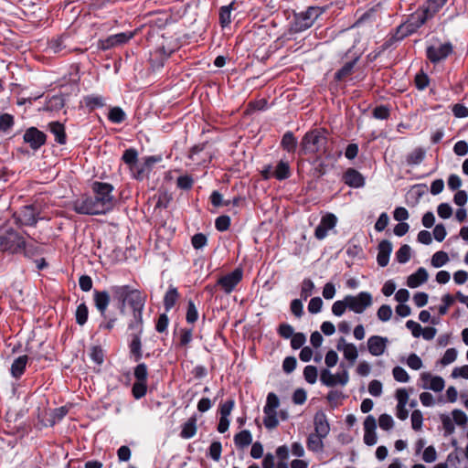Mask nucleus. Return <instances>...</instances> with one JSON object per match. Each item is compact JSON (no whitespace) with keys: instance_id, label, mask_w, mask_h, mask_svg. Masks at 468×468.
Segmentation results:
<instances>
[{"instance_id":"nucleus-1","label":"nucleus","mask_w":468,"mask_h":468,"mask_svg":"<svg viewBox=\"0 0 468 468\" xmlns=\"http://www.w3.org/2000/svg\"><path fill=\"white\" fill-rule=\"evenodd\" d=\"M92 190L94 197H84L72 203L75 212L81 215H101L113 208V186L111 184L94 182L92 184Z\"/></svg>"},{"instance_id":"nucleus-2","label":"nucleus","mask_w":468,"mask_h":468,"mask_svg":"<svg viewBox=\"0 0 468 468\" xmlns=\"http://www.w3.org/2000/svg\"><path fill=\"white\" fill-rule=\"evenodd\" d=\"M93 300L96 309L103 319L99 325V329L112 331L118 321V317L107 310L111 302L110 292L107 291H94Z\"/></svg>"},{"instance_id":"nucleus-3","label":"nucleus","mask_w":468,"mask_h":468,"mask_svg":"<svg viewBox=\"0 0 468 468\" xmlns=\"http://www.w3.org/2000/svg\"><path fill=\"white\" fill-rule=\"evenodd\" d=\"M326 144V131L324 129H314L303 135L300 143V151L303 154L325 152Z\"/></svg>"},{"instance_id":"nucleus-4","label":"nucleus","mask_w":468,"mask_h":468,"mask_svg":"<svg viewBox=\"0 0 468 468\" xmlns=\"http://www.w3.org/2000/svg\"><path fill=\"white\" fill-rule=\"evenodd\" d=\"M25 245V239L13 229L0 231V251L17 254Z\"/></svg>"},{"instance_id":"nucleus-5","label":"nucleus","mask_w":468,"mask_h":468,"mask_svg":"<svg viewBox=\"0 0 468 468\" xmlns=\"http://www.w3.org/2000/svg\"><path fill=\"white\" fill-rule=\"evenodd\" d=\"M427 16L421 11L412 14L408 20L398 27L393 37L396 40H401L409 35L413 34L427 22Z\"/></svg>"},{"instance_id":"nucleus-6","label":"nucleus","mask_w":468,"mask_h":468,"mask_svg":"<svg viewBox=\"0 0 468 468\" xmlns=\"http://www.w3.org/2000/svg\"><path fill=\"white\" fill-rule=\"evenodd\" d=\"M323 11L321 7L311 6L306 11L297 14L293 24L294 30L301 32L311 27L314 21L323 14Z\"/></svg>"},{"instance_id":"nucleus-7","label":"nucleus","mask_w":468,"mask_h":468,"mask_svg":"<svg viewBox=\"0 0 468 468\" xmlns=\"http://www.w3.org/2000/svg\"><path fill=\"white\" fill-rule=\"evenodd\" d=\"M348 309L356 314H362L373 303L372 294L368 292H360L356 295H346Z\"/></svg>"},{"instance_id":"nucleus-8","label":"nucleus","mask_w":468,"mask_h":468,"mask_svg":"<svg viewBox=\"0 0 468 468\" xmlns=\"http://www.w3.org/2000/svg\"><path fill=\"white\" fill-rule=\"evenodd\" d=\"M320 380L326 387H335L337 384L346 386L349 381V374L346 369L337 374H332L328 369H323Z\"/></svg>"},{"instance_id":"nucleus-9","label":"nucleus","mask_w":468,"mask_h":468,"mask_svg":"<svg viewBox=\"0 0 468 468\" xmlns=\"http://www.w3.org/2000/svg\"><path fill=\"white\" fill-rule=\"evenodd\" d=\"M242 270L235 269L230 273H228L218 280V285L226 292L229 294L235 289V287L242 280Z\"/></svg>"},{"instance_id":"nucleus-10","label":"nucleus","mask_w":468,"mask_h":468,"mask_svg":"<svg viewBox=\"0 0 468 468\" xmlns=\"http://www.w3.org/2000/svg\"><path fill=\"white\" fill-rule=\"evenodd\" d=\"M452 51V47L450 43L441 44L440 46H430L427 48V58L433 63H437L441 59L446 58Z\"/></svg>"},{"instance_id":"nucleus-11","label":"nucleus","mask_w":468,"mask_h":468,"mask_svg":"<svg viewBox=\"0 0 468 468\" xmlns=\"http://www.w3.org/2000/svg\"><path fill=\"white\" fill-rule=\"evenodd\" d=\"M420 380L422 382L421 388L424 389H431L434 392H441L445 387L444 379L440 376H432L429 372L420 374Z\"/></svg>"},{"instance_id":"nucleus-12","label":"nucleus","mask_w":468,"mask_h":468,"mask_svg":"<svg viewBox=\"0 0 468 468\" xmlns=\"http://www.w3.org/2000/svg\"><path fill=\"white\" fill-rule=\"evenodd\" d=\"M24 141L32 149L37 150L45 144L46 134L36 127H31L25 132Z\"/></svg>"},{"instance_id":"nucleus-13","label":"nucleus","mask_w":468,"mask_h":468,"mask_svg":"<svg viewBox=\"0 0 468 468\" xmlns=\"http://www.w3.org/2000/svg\"><path fill=\"white\" fill-rule=\"evenodd\" d=\"M38 211L34 206H26L16 214V220L26 226H34L37 220Z\"/></svg>"},{"instance_id":"nucleus-14","label":"nucleus","mask_w":468,"mask_h":468,"mask_svg":"<svg viewBox=\"0 0 468 468\" xmlns=\"http://www.w3.org/2000/svg\"><path fill=\"white\" fill-rule=\"evenodd\" d=\"M337 218L334 214H326L316 227L314 236L317 239H324L327 236L328 230L334 229L336 225Z\"/></svg>"},{"instance_id":"nucleus-15","label":"nucleus","mask_w":468,"mask_h":468,"mask_svg":"<svg viewBox=\"0 0 468 468\" xmlns=\"http://www.w3.org/2000/svg\"><path fill=\"white\" fill-rule=\"evenodd\" d=\"M388 344V338L373 335L367 340V348L372 356H378L384 354Z\"/></svg>"},{"instance_id":"nucleus-16","label":"nucleus","mask_w":468,"mask_h":468,"mask_svg":"<svg viewBox=\"0 0 468 468\" xmlns=\"http://www.w3.org/2000/svg\"><path fill=\"white\" fill-rule=\"evenodd\" d=\"M314 432L321 437H326L330 431V425L328 423L326 415L323 411L315 413L314 418Z\"/></svg>"},{"instance_id":"nucleus-17","label":"nucleus","mask_w":468,"mask_h":468,"mask_svg":"<svg viewBox=\"0 0 468 468\" xmlns=\"http://www.w3.org/2000/svg\"><path fill=\"white\" fill-rule=\"evenodd\" d=\"M133 37V33H119L108 37L106 39L101 41V48L103 49H109L116 46L122 45L128 42Z\"/></svg>"},{"instance_id":"nucleus-18","label":"nucleus","mask_w":468,"mask_h":468,"mask_svg":"<svg viewBox=\"0 0 468 468\" xmlns=\"http://www.w3.org/2000/svg\"><path fill=\"white\" fill-rule=\"evenodd\" d=\"M133 289L129 285H114L111 287V292L115 299L121 303V312L123 311L125 303Z\"/></svg>"},{"instance_id":"nucleus-19","label":"nucleus","mask_w":468,"mask_h":468,"mask_svg":"<svg viewBox=\"0 0 468 468\" xmlns=\"http://www.w3.org/2000/svg\"><path fill=\"white\" fill-rule=\"evenodd\" d=\"M392 243L389 240L384 239L378 244V252L377 256L378 264L385 267L388 264L389 256L392 251Z\"/></svg>"},{"instance_id":"nucleus-20","label":"nucleus","mask_w":468,"mask_h":468,"mask_svg":"<svg viewBox=\"0 0 468 468\" xmlns=\"http://www.w3.org/2000/svg\"><path fill=\"white\" fill-rule=\"evenodd\" d=\"M345 183L351 187H361L365 185V179L363 176L353 168H348L344 174Z\"/></svg>"},{"instance_id":"nucleus-21","label":"nucleus","mask_w":468,"mask_h":468,"mask_svg":"<svg viewBox=\"0 0 468 468\" xmlns=\"http://www.w3.org/2000/svg\"><path fill=\"white\" fill-rule=\"evenodd\" d=\"M429 278L428 271L425 268H419L414 273L410 274L407 279V285L410 288H417L426 282Z\"/></svg>"},{"instance_id":"nucleus-22","label":"nucleus","mask_w":468,"mask_h":468,"mask_svg":"<svg viewBox=\"0 0 468 468\" xmlns=\"http://www.w3.org/2000/svg\"><path fill=\"white\" fill-rule=\"evenodd\" d=\"M144 302V295L140 291L133 289L126 303L133 308V314H135L137 312L143 313Z\"/></svg>"},{"instance_id":"nucleus-23","label":"nucleus","mask_w":468,"mask_h":468,"mask_svg":"<svg viewBox=\"0 0 468 468\" xmlns=\"http://www.w3.org/2000/svg\"><path fill=\"white\" fill-rule=\"evenodd\" d=\"M141 335L138 334H131V341L129 343V349L131 356L133 357L135 362H138L143 357V352H142V342H141Z\"/></svg>"},{"instance_id":"nucleus-24","label":"nucleus","mask_w":468,"mask_h":468,"mask_svg":"<svg viewBox=\"0 0 468 468\" xmlns=\"http://www.w3.org/2000/svg\"><path fill=\"white\" fill-rule=\"evenodd\" d=\"M48 127L49 131L55 137V141L59 144H65L67 142V136L64 125L58 122H51L48 124Z\"/></svg>"},{"instance_id":"nucleus-25","label":"nucleus","mask_w":468,"mask_h":468,"mask_svg":"<svg viewBox=\"0 0 468 468\" xmlns=\"http://www.w3.org/2000/svg\"><path fill=\"white\" fill-rule=\"evenodd\" d=\"M324 438L315 433L309 434L306 441L307 449L314 452H323L324 447L323 440Z\"/></svg>"},{"instance_id":"nucleus-26","label":"nucleus","mask_w":468,"mask_h":468,"mask_svg":"<svg viewBox=\"0 0 468 468\" xmlns=\"http://www.w3.org/2000/svg\"><path fill=\"white\" fill-rule=\"evenodd\" d=\"M445 4L446 0H429L423 10H421V13L426 15L427 19H430L433 17Z\"/></svg>"},{"instance_id":"nucleus-27","label":"nucleus","mask_w":468,"mask_h":468,"mask_svg":"<svg viewBox=\"0 0 468 468\" xmlns=\"http://www.w3.org/2000/svg\"><path fill=\"white\" fill-rule=\"evenodd\" d=\"M27 363V356H20L16 358L11 366V374L14 378H19L25 371Z\"/></svg>"},{"instance_id":"nucleus-28","label":"nucleus","mask_w":468,"mask_h":468,"mask_svg":"<svg viewBox=\"0 0 468 468\" xmlns=\"http://www.w3.org/2000/svg\"><path fill=\"white\" fill-rule=\"evenodd\" d=\"M251 442L252 435L248 430H243L234 436V443L239 449L249 446Z\"/></svg>"},{"instance_id":"nucleus-29","label":"nucleus","mask_w":468,"mask_h":468,"mask_svg":"<svg viewBox=\"0 0 468 468\" xmlns=\"http://www.w3.org/2000/svg\"><path fill=\"white\" fill-rule=\"evenodd\" d=\"M291 170L288 162L281 160L273 171V177L278 180H284L290 177Z\"/></svg>"},{"instance_id":"nucleus-30","label":"nucleus","mask_w":468,"mask_h":468,"mask_svg":"<svg viewBox=\"0 0 468 468\" xmlns=\"http://www.w3.org/2000/svg\"><path fill=\"white\" fill-rule=\"evenodd\" d=\"M297 139L292 132H286L282 139V146L288 153H293L297 147Z\"/></svg>"},{"instance_id":"nucleus-31","label":"nucleus","mask_w":468,"mask_h":468,"mask_svg":"<svg viewBox=\"0 0 468 468\" xmlns=\"http://www.w3.org/2000/svg\"><path fill=\"white\" fill-rule=\"evenodd\" d=\"M122 160L128 165L131 172L138 161L137 150L134 148L126 149L122 156Z\"/></svg>"},{"instance_id":"nucleus-32","label":"nucleus","mask_w":468,"mask_h":468,"mask_svg":"<svg viewBox=\"0 0 468 468\" xmlns=\"http://www.w3.org/2000/svg\"><path fill=\"white\" fill-rule=\"evenodd\" d=\"M179 298L177 289L170 286L164 298V305L166 311L171 310Z\"/></svg>"},{"instance_id":"nucleus-33","label":"nucleus","mask_w":468,"mask_h":468,"mask_svg":"<svg viewBox=\"0 0 468 468\" xmlns=\"http://www.w3.org/2000/svg\"><path fill=\"white\" fill-rule=\"evenodd\" d=\"M197 433V420L190 418L182 427L180 436L184 439H190Z\"/></svg>"},{"instance_id":"nucleus-34","label":"nucleus","mask_w":468,"mask_h":468,"mask_svg":"<svg viewBox=\"0 0 468 468\" xmlns=\"http://www.w3.org/2000/svg\"><path fill=\"white\" fill-rule=\"evenodd\" d=\"M150 171L149 167L144 162V159H142L141 161H137L135 166L131 171V174L135 179L143 180Z\"/></svg>"},{"instance_id":"nucleus-35","label":"nucleus","mask_w":468,"mask_h":468,"mask_svg":"<svg viewBox=\"0 0 468 468\" xmlns=\"http://www.w3.org/2000/svg\"><path fill=\"white\" fill-rule=\"evenodd\" d=\"M133 319L129 323L128 328L132 334L142 335L143 333V313L133 314Z\"/></svg>"},{"instance_id":"nucleus-36","label":"nucleus","mask_w":468,"mask_h":468,"mask_svg":"<svg viewBox=\"0 0 468 468\" xmlns=\"http://www.w3.org/2000/svg\"><path fill=\"white\" fill-rule=\"evenodd\" d=\"M280 405L278 397L274 393H269L267 396L266 405L264 406V414L269 412H276L277 408Z\"/></svg>"},{"instance_id":"nucleus-37","label":"nucleus","mask_w":468,"mask_h":468,"mask_svg":"<svg viewBox=\"0 0 468 468\" xmlns=\"http://www.w3.org/2000/svg\"><path fill=\"white\" fill-rule=\"evenodd\" d=\"M357 59L358 58H356L354 60L346 62L340 69L335 72V79L342 80L350 75Z\"/></svg>"},{"instance_id":"nucleus-38","label":"nucleus","mask_w":468,"mask_h":468,"mask_svg":"<svg viewBox=\"0 0 468 468\" xmlns=\"http://www.w3.org/2000/svg\"><path fill=\"white\" fill-rule=\"evenodd\" d=\"M233 7V3L229 5H224L220 8L219 11V22L222 27H227L231 22V10Z\"/></svg>"},{"instance_id":"nucleus-39","label":"nucleus","mask_w":468,"mask_h":468,"mask_svg":"<svg viewBox=\"0 0 468 468\" xmlns=\"http://www.w3.org/2000/svg\"><path fill=\"white\" fill-rule=\"evenodd\" d=\"M449 261L448 254L444 251H437L431 258V265L435 268H440Z\"/></svg>"},{"instance_id":"nucleus-40","label":"nucleus","mask_w":468,"mask_h":468,"mask_svg":"<svg viewBox=\"0 0 468 468\" xmlns=\"http://www.w3.org/2000/svg\"><path fill=\"white\" fill-rule=\"evenodd\" d=\"M346 309H348V302L346 296L343 300L335 302L332 305V313L335 316H342Z\"/></svg>"},{"instance_id":"nucleus-41","label":"nucleus","mask_w":468,"mask_h":468,"mask_svg":"<svg viewBox=\"0 0 468 468\" xmlns=\"http://www.w3.org/2000/svg\"><path fill=\"white\" fill-rule=\"evenodd\" d=\"M88 307L85 303H80L76 310V322L83 325L88 320Z\"/></svg>"},{"instance_id":"nucleus-42","label":"nucleus","mask_w":468,"mask_h":468,"mask_svg":"<svg viewBox=\"0 0 468 468\" xmlns=\"http://www.w3.org/2000/svg\"><path fill=\"white\" fill-rule=\"evenodd\" d=\"M21 252L24 253L25 257L32 258L34 256L40 254L41 250L39 247H37L32 243H27L25 240V245L21 247Z\"/></svg>"},{"instance_id":"nucleus-43","label":"nucleus","mask_w":468,"mask_h":468,"mask_svg":"<svg viewBox=\"0 0 468 468\" xmlns=\"http://www.w3.org/2000/svg\"><path fill=\"white\" fill-rule=\"evenodd\" d=\"M396 259L399 263H406L410 259V247L407 244L402 245L396 252Z\"/></svg>"},{"instance_id":"nucleus-44","label":"nucleus","mask_w":468,"mask_h":468,"mask_svg":"<svg viewBox=\"0 0 468 468\" xmlns=\"http://www.w3.org/2000/svg\"><path fill=\"white\" fill-rule=\"evenodd\" d=\"M314 289V283L310 279H304L302 282L301 286V297L303 300H306L313 293V290Z\"/></svg>"},{"instance_id":"nucleus-45","label":"nucleus","mask_w":468,"mask_h":468,"mask_svg":"<svg viewBox=\"0 0 468 468\" xmlns=\"http://www.w3.org/2000/svg\"><path fill=\"white\" fill-rule=\"evenodd\" d=\"M317 376H318V372H317V368L316 367L314 366H306L303 369V377H304V379L309 383V384H314L317 380Z\"/></svg>"},{"instance_id":"nucleus-46","label":"nucleus","mask_w":468,"mask_h":468,"mask_svg":"<svg viewBox=\"0 0 468 468\" xmlns=\"http://www.w3.org/2000/svg\"><path fill=\"white\" fill-rule=\"evenodd\" d=\"M425 153L421 149H415L413 152H411L408 157L407 162L409 165H419L422 162L424 159Z\"/></svg>"},{"instance_id":"nucleus-47","label":"nucleus","mask_w":468,"mask_h":468,"mask_svg":"<svg viewBox=\"0 0 468 468\" xmlns=\"http://www.w3.org/2000/svg\"><path fill=\"white\" fill-rule=\"evenodd\" d=\"M125 119L124 112L119 107H113L109 112V120L114 123H120Z\"/></svg>"},{"instance_id":"nucleus-48","label":"nucleus","mask_w":468,"mask_h":468,"mask_svg":"<svg viewBox=\"0 0 468 468\" xmlns=\"http://www.w3.org/2000/svg\"><path fill=\"white\" fill-rule=\"evenodd\" d=\"M147 376L148 371L146 365L144 363L137 365L136 367L134 368V377L136 378V381L147 383Z\"/></svg>"},{"instance_id":"nucleus-49","label":"nucleus","mask_w":468,"mask_h":468,"mask_svg":"<svg viewBox=\"0 0 468 468\" xmlns=\"http://www.w3.org/2000/svg\"><path fill=\"white\" fill-rule=\"evenodd\" d=\"M455 298L451 294H445L441 298V302L443 304L440 305L438 308V312L440 315H444L447 314L449 307L453 304Z\"/></svg>"},{"instance_id":"nucleus-50","label":"nucleus","mask_w":468,"mask_h":468,"mask_svg":"<svg viewBox=\"0 0 468 468\" xmlns=\"http://www.w3.org/2000/svg\"><path fill=\"white\" fill-rule=\"evenodd\" d=\"M343 354L346 359L349 360L352 364L357 358L358 353L356 346L354 344H348L346 346L343 350Z\"/></svg>"},{"instance_id":"nucleus-51","label":"nucleus","mask_w":468,"mask_h":468,"mask_svg":"<svg viewBox=\"0 0 468 468\" xmlns=\"http://www.w3.org/2000/svg\"><path fill=\"white\" fill-rule=\"evenodd\" d=\"M395 380L401 383H406L410 380V376L407 371L401 367H395L392 370Z\"/></svg>"},{"instance_id":"nucleus-52","label":"nucleus","mask_w":468,"mask_h":468,"mask_svg":"<svg viewBox=\"0 0 468 468\" xmlns=\"http://www.w3.org/2000/svg\"><path fill=\"white\" fill-rule=\"evenodd\" d=\"M14 124V118L8 113L2 114L0 116V133H5Z\"/></svg>"},{"instance_id":"nucleus-53","label":"nucleus","mask_w":468,"mask_h":468,"mask_svg":"<svg viewBox=\"0 0 468 468\" xmlns=\"http://www.w3.org/2000/svg\"><path fill=\"white\" fill-rule=\"evenodd\" d=\"M147 391V383L136 381L133 386V395L135 399L143 398Z\"/></svg>"},{"instance_id":"nucleus-54","label":"nucleus","mask_w":468,"mask_h":468,"mask_svg":"<svg viewBox=\"0 0 468 468\" xmlns=\"http://www.w3.org/2000/svg\"><path fill=\"white\" fill-rule=\"evenodd\" d=\"M191 243L196 250H200L207 243V236L203 233H197L192 237Z\"/></svg>"},{"instance_id":"nucleus-55","label":"nucleus","mask_w":468,"mask_h":468,"mask_svg":"<svg viewBox=\"0 0 468 468\" xmlns=\"http://www.w3.org/2000/svg\"><path fill=\"white\" fill-rule=\"evenodd\" d=\"M378 318L382 322H387L391 318L392 309L388 304L381 305L377 313Z\"/></svg>"},{"instance_id":"nucleus-56","label":"nucleus","mask_w":468,"mask_h":468,"mask_svg":"<svg viewBox=\"0 0 468 468\" xmlns=\"http://www.w3.org/2000/svg\"><path fill=\"white\" fill-rule=\"evenodd\" d=\"M423 417L422 413L419 410H413L411 413V426L415 431H420L422 427Z\"/></svg>"},{"instance_id":"nucleus-57","label":"nucleus","mask_w":468,"mask_h":468,"mask_svg":"<svg viewBox=\"0 0 468 468\" xmlns=\"http://www.w3.org/2000/svg\"><path fill=\"white\" fill-rule=\"evenodd\" d=\"M378 424L382 430L388 431L393 428L394 420L388 414H381L378 418Z\"/></svg>"},{"instance_id":"nucleus-58","label":"nucleus","mask_w":468,"mask_h":468,"mask_svg":"<svg viewBox=\"0 0 468 468\" xmlns=\"http://www.w3.org/2000/svg\"><path fill=\"white\" fill-rule=\"evenodd\" d=\"M457 358V351L455 348H449L445 351L442 358L441 359V364L442 366H447L452 362H454Z\"/></svg>"},{"instance_id":"nucleus-59","label":"nucleus","mask_w":468,"mask_h":468,"mask_svg":"<svg viewBox=\"0 0 468 468\" xmlns=\"http://www.w3.org/2000/svg\"><path fill=\"white\" fill-rule=\"evenodd\" d=\"M90 356L98 365L102 364L104 359V354L101 347L97 346H92L90 349Z\"/></svg>"},{"instance_id":"nucleus-60","label":"nucleus","mask_w":468,"mask_h":468,"mask_svg":"<svg viewBox=\"0 0 468 468\" xmlns=\"http://www.w3.org/2000/svg\"><path fill=\"white\" fill-rule=\"evenodd\" d=\"M198 313L195 303L192 301L188 302L187 312H186V321L190 324L195 323L197 320Z\"/></svg>"},{"instance_id":"nucleus-61","label":"nucleus","mask_w":468,"mask_h":468,"mask_svg":"<svg viewBox=\"0 0 468 468\" xmlns=\"http://www.w3.org/2000/svg\"><path fill=\"white\" fill-rule=\"evenodd\" d=\"M323 300L320 297H314L308 303V311L311 314H317L322 310Z\"/></svg>"},{"instance_id":"nucleus-62","label":"nucleus","mask_w":468,"mask_h":468,"mask_svg":"<svg viewBox=\"0 0 468 468\" xmlns=\"http://www.w3.org/2000/svg\"><path fill=\"white\" fill-rule=\"evenodd\" d=\"M407 365L413 370H419L422 367V361L416 354H410L407 359Z\"/></svg>"},{"instance_id":"nucleus-63","label":"nucleus","mask_w":468,"mask_h":468,"mask_svg":"<svg viewBox=\"0 0 468 468\" xmlns=\"http://www.w3.org/2000/svg\"><path fill=\"white\" fill-rule=\"evenodd\" d=\"M291 338V346L293 349H299L306 341V337L303 333H295Z\"/></svg>"},{"instance_id":"nucleus-64","label":"nucleus","mask_w":468,"mask_h":468,"mask_svg":"<svg viewBox=\"0 0 468 468\" xmlns=\"http://www.w3.org/2000/svg\"><path fill=\"white\" fill-rule=\"evenodd\" d=\"M230 225V218L229 216H219L215 222L216 229L219 231H225Z\"/></svg>"}]
</instances>
